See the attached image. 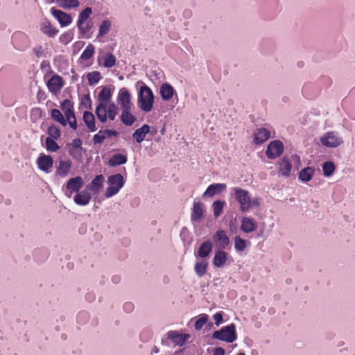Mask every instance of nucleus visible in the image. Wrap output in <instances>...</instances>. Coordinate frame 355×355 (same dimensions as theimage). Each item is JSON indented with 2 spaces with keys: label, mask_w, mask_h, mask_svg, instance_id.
Wrapping results in <instances>:
<instances>
[{
  "label": "nucleus",
  "mask_w": 355,
  "mask_h": 355,
  "mask_svg": "<svg viewBox=\"0 0 355 355\" xmlns=\"http://www.w3.org/2000/svg\"><path fill=\"white\" fill-rule=\"evenodd\" d=\"M95 113L102 123L106 122L108 119L114 121L118 114V107L114 102L98 103Z\"/></svg>",
  "instance_id": "1"
},
{
  "label": "nucleus",
  "mask_w": 355,
  "mask_h": 355,
  "mask_svg": "<svg viewBox=\"0 0 355 355\" xmlns=\"http://www.w3.org/2000/svg\"><path fill=\"white\" fill-rule=\"evenodd\" d=\"M137 103L139 107L145 112H150L154 105V94L151 89L143 85L138 92Z\"/></svg>",
  "instance_id": "2"
},
{
  "label": "nucleus",
  "mask_w": 355,
  "mask_h": 355,
  "mask_svg": "<svg viewBox=\"0 0 355 355\" xmlns=\"http://www.w3.org/2000/svg\"><path fill=\"white\" fill-rule=\"evenodd\" d=\"M108 187L106 189L105 196L110 198L119 193L123 187L125 180L122 175L115 174L110 175L107 179Z\"/></svg>",
  "instance_id": "3"
},
{
  "label": "nucleus",
  "mask_w": 355,
  "mask_h": 355,
  "mask_svg": "<svg viewBox=\"0 0 355 355\" xmlns=\"http://www.w3.org/2000/svg\"><path fill=\"white\" fill-rule=\"evenodd\" d=\"M231 195L236 199L239 204L240 210L245 212L250 209V194L245 189L239 187L231 189Z\"/></svg>",
  "instance_id": "4"
},
{
  "label": "nucleus",
  "mask_w": 355,
  "mask_h": 355,
  "mask_svg": "<svg viewBox=\"0 0 355 355\" xmlns=\"http://www.w3.org/2000/svg\"><path fill=\"white\" fill-rule=\"evenodd\" d=\"M60 109L70 128L73 130H76L77 121L72 102L69 99L64 100L60 104Z\"/></svg>",
  "instance_id": "5"
},
{
  "label": "nucleus",
  "mask_w": 355,
  "mask_h": 355,
  "mask_svg": "<svg viewBox=\"0 0 355 355\" xmlns=\"http://www.w3.org/2000/svg\"><path fill=\"white\" fill-rule=\"evenodd\" d=\"M213 338L227 343H233L236 339L235 325L232 323L223 327L219 331H216L213 334Z\"/></svg>",
  "instance_id": "6"
},
{
  "label": "nucleus",
  "mask_w": 355,
  "mask_h": 355,
  "mask_svg": "<svg viewBox=\"0 0 355 355\" xmlns=\"http://www.w3.org/2000/svg\"><path fill=\"white\" fill-rule=\"evenodd\" d=\"M84 185V181L82 177L76 176L70 178L67 182L62 189L64 192L65 196L70 198L73 193H77L80 191V189Z\"/></svg>",
  "instance_id": "7"
},
{
  "label": "nucleus",
  "mask_w": 355,
  "mask_h": 355,
  "mask_svg": "<svg viewBox=\"0 0 355 355\" xmlns=\"http://www.w3.org/2000/svg\"><path fill=\"white\" fill-rule=\"evenodd\" d=\"M320 141L322 146L327 148H336L343 143L342 137L335 132H328L324 134L320 138Z\"/></svg>",
  "instance_id": "8"
},
{
  "label": "nucleus",
  "mask_w": 355,
  "mask_h": 355,
  "mask_svg": "<svg viewBox=\"0 0 355 355\" xmlns=\"http://www.w3.org/2000/svg\"><path fill=\"white\" fill-rule=\"evenodd\" d=\"M36 164L40 171L50 173L53 166V159L51 155L40 153L36 159Z\"/></svg>",
  "instance_id": "9"
},
{
  "label": "nucleus",
  "mask_w": 355,
  "mask_h": 355,
  "mask_svg": "<svg viewBox=\"0 0 355 355\" xmlns=\"http://www.w3.org/2000/svg\"><path fill=\"white\" fill-rule=\"evenodd\" d=\"M116 101L120 106L121 110L124 109H132L133 103L131 101V95L126 87H122L119 89Z\"/></svg>",
  "instance_id": "10"
},
{
  "label": "nucleus",
  "mask_w": 355,
  "mask_h": 355,
  "mask_svg": "<svg viewBox=\"0 0 355 355\" xmlns=\"http://www.w3.org/2000/svg\"><path fill=\"white\" fill-rule=\"evenodd\" d=\"M116 60V57L112 53H105L103 49L98 50V55L97 56L98 65L105 68H111L115 65Z\"/></svg>",
  "instance_id": "11"
},
{
  "label": "nucleus",
  "mask_w": 355,
  "mask_h": 355,
  "mask_svg": "<svg viewBox=\"0 0 355 355\" xmlns=\"http://www.w3.org/2000/svg\"><path fill=\"white\" fill-rule=\"evenodd\" d=\"M84 153L85 150L82 147V141L80 139H75L69 144V153L76 160H81Z\"/></svg>",
  "instance_id": "12"
},
{
  "label": "nucleus",
  "mask_w": 355,
  "mask_h": 355,
  "mask_svg": "<svg viewBox=\"0 0 355 355\" xmlns=\"http://www.w3.org/2000/svg\"><path fill=\"white\" fill-rule=\"evenodd\" d=\"M284 150V145L279 140H274L269 143L266 154L270 159H275L279 157Z\"/></svg>",
  "instance_id": "13"
},
{
  "label": "nucleus",
  "mask_w": 355,
  "mask_h": 355,
  "mask_svg": "<svg viewBox=\"0 0 355 355\" xmlns=\"http://www.w3.org/2000/svg\"><path fill=\"white\" fill-rule=\"evenodd\" d=\"M159 94L163 101H169L173 97L178 101V94L174 87L169 83H165L160 86Z\"/></svg>",
  "instance_id": "14"
},
{
  "label": "nucleus",
  "mask_w": 355,
  "mask_h": 355,
  "mask_svg": "<svg viewBox=\"0 0 355 355\" xmlns=\"http://www.w3.org/2000/svg\"><path fill=\"white\" fill-rule=\"evenodd\" d=\"M46 86L50 92L57 94L64 86L63 79L60 76L55 74L47 81Z\"/></svg>",
  "instance_id": "15"
},
{
  "label": "nucleus",
  "mask_w": 355,
  "mask_h": 355,
  "mask_svg": "<svg viewBox=\"0 0 355 355\" xmlns=\"http://www.w3.org/2000/svg\"><path fill=\"white\" fill-rule=\"evenodd\" d=\"M112 27V22L109 19H105L101 21L98 25L96 41L103 42V37L110 32Z\"/></svg>",
  "instance_id": "16"
},
{
  "label": "nucleus",
  "mask_w": 355,
  "mask_h": 355,
  "mask_svg": "<svg viewBox=\"0 0 355 355\" xmlns=\"http://www.w3.org/2000/svg\"><path fill=\"white\" fill-rule=\"evenodd\" d=\"M213 241L221 250L226 249L230 245V239L224 230H218L213 235Z\"/></svg>",
  "instance_id": "17"
},
{
  "label": "nucleus",
  "mask_w": 355,
  "mask_h": 355,
  "mask_svg": "<svg viewBox=\"0 0 355 355\" xmlns=\"http://www.w3.org/2000/svg\"><path fill=\"white\" fill-rule=\"evenodd\" d=\"M166 336L167 338L171 340L175 345L178 346L184 345L190 338L189 334H181L177 331H169Z\"/></svg>",
  "instance_id": "18"
},
{
  "label": "nucleus",
  "mask_w": 355,
  "mask_h": 355,
  "mask_svg": "<svg viewBox=\"0 0 355 355\" xmlns=\"http://www.w3.org/2000/svg\"><path fill=\"white\" fill-rule=\"evenodd\" d=\"M51 12L62 27L69 25L72 21L71 15L60 10L52 8L51 9Z\"/></svg>",
  "instance_id": "19"
},
{
  "label": "nucleus",
  "mask_w": 355,
  "mask_h": 355,
  "mask_svg": "<svg viewBox=\"0 0 355 355\" xmlns=\"http://www.w3.org/2000/svg\"><path fill=\"white\" fill-rule=\"evenodd\" d=\"M94 46L92 44H89L79 58L80 64L86 67L90 66L92 63L89 60L94 56Z\"/></svg>",
  "instance_id": "20"
},
{
  "label": "nucleus",
  "mask_w": 355,
  "mask_h": 355,
  "mask_svg": "<svg viewBox=\"0 0 355 355\" xmlns=\"http://www.w3.org/2000/svg\"><path fill=\"white\" fill-rule=\"evenodd\" d=\"M104 181L103 175H98L92 180L90 184L87 185L86 189L91 191L94 195H97L102 189Z\"/></svg>",
  "instance_id": "21"
},
{
  "label": "nucleus",
  "mask_w": 355,
  "mask_h": 355,
  "mask_svg": "<svg viewBox=\"0 0 355 355\" xmlns=\"http://www.w3.org/2000/svg\"><path fill=\"white\" fill-rule=\"evenodd\" d=\"M92 199V196L87 189L80 191L73 196L74 202L79 206L87 205Z\"/></svg>",
  "instance_id": "22"
},
{
  "label": "nucleus",
  "mask_w": 355,
  "mask_h": 355,
  "mask_svg": "<svg viewBox=\"0 0 355 355\" xmlns=\"http://www.w3.org/2000/svg\"><path fill=\"white\" fill-rule=\"evenodd\" d=\"M72 163L69 159H61L59 161L56 168V175L60 178H66L71 169Z\"/></svg>",
  "instance_id": "23"
},
{
  "label": "nucleus",
  "mask_w": 355,
  "mask_h": 355,
  "mask_svg": "<svg viewBox=\"0 0 355 355\" xmlns=\"http://www.w3.org/2000/svg\"><path fill=\"white\" fill-rule=\"evenodd\" d=\"M227 188L225 184L216 183L209 185L203 193L204 197L211 198L214 195L220 194Z\"/></svg>",
  "instance_id": "24"
},
{
  "label": "nucleus",
  "mask_w": 355,
  "mask_h": 355,
  "mask_svg": "<svg viewBox=\"0 0 355 355\" xmlns=\"http://www.w3.org/2000/svg\"><path fill=\"white\" fill-rule=\"evenodd\" d=\"M228 254L223 250L219 249L215 252L213 264L217 268H223L227 261Z\"/></svg>",
  "instance_id": "25"
},
{
  "label": "nucleus",
  "mask_w": 355,
  "mask_h": 355,
  "mask_svg": "<svg viewBox=\"0 0 355 355\" xmlns=\"http://www.w3.org/2000/svg\"><path fill=\"white\" fill-rule=\"evenodd\" d=\"M150 132V127L147 124L143 125L141 128L137 129L132 134V138L137 144L141 143L147 134Z\"/></svg>",
  "instance_id": "26"
},
{
  "label": "nucleus",
  "mask_w": 355,
  "mask_h": 355,
  "mask_svg": "<svg viewBox=\"0 0 355 355\" xmlns=\"http://www.w3.org/2000/svg\"><path fill=\"white\" fill-rule=\"evenodd\" d=\"M257 228L256 221L249 217H243L241 220V229L245 233H250L255 231Z\"/></svg>",
  "instance_id": "27"
},
{
  "label": "nucleus",
  "mask_w": 355,
  "mask_h": 355,
  "mask_svg": "<svg viewBox=\"0 0 355 355\" xmlns=\"http://www.w3.org/2000/svg\"><path fill=\"white\" fill-rule=\"evenodd\" d=\"M292 165L286 157H283L279 163L278 173L284 177H288L291 175Z\"/></svg>",
  "instance_id": "28"
},
{
  "label": "nucleus",
  "mask_w": 355,
  "mask_h": 355,
  "mask_svg": "<svg viewBox=\"0 0 355 355\" xmlns=\"http://www.w3.org/2000/svg\"><path fill=\"white\" fill-rule=\"evenodd\" d=\"M132 109L121 110L120 119L121 122L127 126L132 125L137 120L136 117L131 112Z\"/></svg>",
  "instance_id": "29"
},
{
  "label": "nucleus",
  "mask_w": 355,
  "mask_h": 355,
  "mask_svg": "<svg viewBox=\"0 0 355 355\" xmlns=\"http://www.w3.org/2000/svg\"><path fill=\"white\" fill-rule=\"evenodd\" d=\"M270 137V132L266 128H258L254 132V141L257 144H262Z\"/></svg>",
  "instance_id": "30"
},
{
  "label": "nucleus",
  "mask_w": 355,
  "mask_h": 355,
  "mask_svg": "<svg viewBox=\"0 0 355 355\" xmlns=\"http://www.w3.org/2000/svg\"><path fill=\"white\" fill-rule=\"evenodd\" d=\"M202 204L200 202H194L192 208L191 220L198 221L203 216Z\"/></svg>",
  "instance_id": "31"
},
{
  "label": "nucleus",
  "mask_w": 355,
  "mask_h": 355,
  "mask_svg": "<svg viewBox=\"0 0 355 355\" xmlns=\"http://www.w3.org/2000/svg\"><path fill=\"white\" fill-rule=\"evenodd\" d=\"M112 90L107 87H103L98 95V103H107L112 101Z\"/></svg>",
  "instance_id": "32"
},
{
  "label": "nucleus",
  "mask_w": 355,
  "mask_h": 355,
  "mask_svg": "<svg viewBox=\"0 0 355 355\" xmlns=\"http://www.w3.org/2000/svg\"><path fill=\"white\" fill-rule=\"evenodd\" d=\"M83 121L89 131L94 132L97 130L95 123V118L92 112L88 111L85 112L83 114Z\"/></svg>",
  "instance_id": "33"
},
{
  "label": "nucleus",
  "mask_w": 355,
  "mask_h": 355,
  "mask_svg": "<svg viewBox=\"0 0 355 355\" xmlns=\"http://www.w3.org/2000/svg\"><path fill=\"white\" fill-rule=\"evenodd\" d=\"M212 250V244L209 240L201 243L197 256L200 258H205L209 255Z\"/></svg>",
  "instance_id": "34"
},
{
  "label": "nucleus",
  "mask_w": 355,
  "mask_h": 355,
  "mask_svg": "<svg viewBox=\"0 0 355 355\" xmlns=\"http://www.w3.org/2000/svg\"><path fill=\"white\" fill-rule=\"evenodd\" d=\"M40 31L50 37H55L58 30L53 27L49 21H44L40 25Z\"/></svg>",
  "instance_id": "35"
},
{
  "label": "nucleus",
  "mask_w": 355,
  "mask_h": 355,
  "mask_svg": "<svg viewBox=\"0 0 355 355\" xmlns=\"http://www.w3.org/2000/svg\"><path fill=\"white\" fill-rule=\"evenodd\" d=\"M314 174V169L312 167H306L301 170L299 173V180L302 182L310 181Z\"/></svg>",
  "instance_id": "36"
},
{
  "label": "nucleus",
  "mask_w": 355,
  "mask_h": 355,
  "mask_svg": "<svg viewBox=\"0 0 355 355\" xmlns=\"http://www.w3.org/2000/svg\"><path fill=\"white\" fill-rule=\"evenodd\" d=\"M208 267V261L206 260L196 261L194 267L196 275L201 277L204 276L207 272Z\"/></svg>",
  "instance_id": "37"
},
{
  "label": "nucleus",
  "mask_w": 355,
  "mask_h": 355,
  "mask_svg": "<svg viewBox=\"0 0 355 355\" xmlns=\"http://www.w3.org/2000/svg\"><path fill=\"white\" fill-rule=\"evenodd\" d=\"M50 115L53 121L59 123L62 126L67 125V120L64 117V115L60 110L58 109H53L51 111Z\"/></svg>",
  "instance_id": "38"
},
{
  "label": "nucleus",
  "mask_w": 355,
  "mask_h": 355,
  "mask_svg": "<svg viewBox=\"0 0 355 355\" xmlns=\"http://www.w3.org/2000/svg\"><path fill=\"white\" fill-rule=\"evenodd\" d=\"M126 162L127 157L125 155L122 154H115L109 159L108 164L110 166H116L125 164Z\"/></svg>",
  "instance_id": "39"
},
{
  "label": "nucleus",
  "mask_w": 355,
  "mask_h": 355,
  "mask_svg": "<svg viewBox=\"0 0 355 355\" xmlns=\"http://www.w3.org/2000/svg\"><path fill=\"white\" fill-rule=\"evenodd\" d=\"M92 14V9L90 7H87L83 10H82L79 15L77 19L76 25L82 24L83 23H85L87 21V19L89 18L90 15Z\"/></svg>",
  "instance_id": "40"
},
{
  "label": "nucleus",
  "mask_w": 355,
  "mask_h": 355,
  "mask_svg": "<svg viewBox=\"0 0 355 355\" xmlns=\"http://www.w3.org/2000/svg\"><path fill=\"white\" fill-rule=\"evenodd\" d=\"M78 29L79 33L81 34L83 37H89V33L90 32L93 24L90 21H87L85 23H83L80 25H76Z\"/></svg>",
  "instance_id": "41"
},
{
  "label": "nucleus",
  "mask_w": 355,
  "mask_h": 355,
  "mask_svg": "<svg viewBox=\"0 0 355 355\" xmlns=\"http://www.w3.org/2000/svg\"><path fill=\"white\" fill-rule=\"evenodd\" d=\"M102 78L101 73L97 71H94L87 74V79L89 85H96Z\"/></svg>",
  "instance_id": "42"
},
{
  "label": "nucleus",
  "mask_w": 355,
  "mask_h": 355,
  "mask_svg": "<svg viewBox=\"0 0 355 355\" xmlns=\"http://www.w3.org/2000/svg\"><path fill=\"white\" fill-rule=\"evenodd\" d=\"M58 4L64 9L77 8L80 5L78 0H58Z\"/></svg>",
  "instance_id": "43"
},
{
  "label": "nucleus",
  "mask_w": 355,
  "mask_h": 355,
  "mask_svg": "<svg viewBox=\"0 0 355 355\" xmlns=\"http://www.w3.org/2000/svg\"><path fill=\"white\" fill-rule=\"evenodd\" d=\"M225 205V202L221 200H218L213 202L212 207L214 211V216L215 218H218L221 215Z\"/></svg>",
  "instance_id": "44"
},
{
  "label": "nucleus",
  "mask_w": 355,
  "mask_h": 355,
  "mask_svg": "<svg viewBox=\"0 0 355 355\" xmlns=\"http://www.w3.org/2000/svg\"><path fill=\"white\" fill-rule=\"evenodd\" d=\"M322 172L325 177H330L335 171V164L332 162H326L322 164Z\"/></svg>",
  "instance_id": "45"
},
{
  "label": "nucleus",
  "mask_w": 355,
  "mask_h": 355,
  "mask_svg": "<svg viewBox=\"0 0 355 355\" xmlns=\"http://www.w3.org/2000/svg\"><path fill=\"white\" fill-rule=\"evenodd\" d=\"M54 140L50 137H46L45 139V147L49 152L55 153L60 149L59 145Z\"/></svg>",
  "instance_id": "46"
},
{
  "label": "nucleus",
  "mask_w": 355,
  "mask_h": 355,
  "mask_svg": "<svg viewBox=\"0 0 355 355\" xmlns=\"http://www.w3.org/2000/svg\"><path fill=\"white\" fill-rule=\"evenodd\" d=\"M234 248L237 252H243L246 248V241L239 236L234 239Z\"/></svg>",
  "instance_id": "47"
},
{
  "label": "nucleus",
  "mask_w": 355,
  "mask_h": 355,
  "mask_svg": "<svg viewBox=\"0 0 355 355\" xmlns=\"http://www.w3.org/2000/svg\"><path fill=\"white\" fill-rule=\"evenodd\" d=\"M48 137L58 139L61 136V131L58 127L55 125H51L47 129Z\"/></svg>",
  "instance_id": "48"
},
{
  "label": "nucleus",
  "mask_w": 355,
  "mask_h": 355,
  "mask_svg": "<svg viewBox=\"0 0 355 355\" xmlns=\"http://www.w3.org/2000/svg\"><path fill=\"white\" fill-rule=\"evenodd\" d=\"M209 316L207 314H200L195 323V329L200 330L208 321Z\"/></svg>",
  "instance_id": "49"
},
{
  "label": "nucleus",
  "mask_w": 355,
  "mask_h": 355,
  "mask_svg": "<svg viewBox=\"0 0 355 355\" xmlns=\"http://www.w3.org/2000/svg\"><path fill=\"white\" fill-rule=\"evenodd\" d=\"M104 133V130H101L94 135L92 140L94 145L101 144L106 139Z\"/></svg>",
  "instance_id": "50"
},
{
  "label": "nucleus",
  "mask_w": 355,
  "mask_h": 355,
  "mask_svg": "<svg viewBox=\"0 0 355 355\" xmlns=\"http://www.w3.org/2000/svg\"><path fill=\"white\" fill-rule=\"evenodd\" d=\"M73 37V33L72 31H67V32L64 33V34H62V35H60V41L62 43L67 44L72 40Z\"/></svg>",
  "instance_id": "51"
},
{
  "label": "nucleus",
  "mask_w": 355,
  "mask_h": 355,
  "mask_svg": "<svg viewBox=\"0 0 355 355\" xmlns=\"http://www.w3.org/2000/svg\"><path fill=\"white\" fill-rule=\"evenodd\" d=\"M215 324L219 326L223 322V313L218 312L213 315Z\"/></svg>",
  "instance_id": "52"
},
{
  "label": "nucleus",
  "mask_w": 355,
  "mask_h": 355,
  "mask_svg": "<svg viewBox=\"0 0 355 355\" xmlns=\"http://www.w3.org/2000/svg\"><path fill=\"white\" fill-rule=\"evenodd\" d=\"M14 38L15 40H21L24 41L25 44H29L28 37L24 33H15L14 35Z\"/></svg>",
  "instance_id": "53"
},
{
  "label": "nucleus",
  "mask_w": 355,
  "mask_h": 355,
  "mask_svg": "<svg viewBox=\"0 0 355 355\" xmlns=\"http://www.w3.org/2000/svg\"><path fill=\"white\" fill-rule=\"evenodd\" d=\"M33 51L34 54L37 58H40V57L43 56V55H44V51H43L42 46L40 45H37V46H35L33 48Z\"/></svg>",
  "instance_id": "54"
},
{
  "label": "nucleus",
  "mask_w": 355,
  "mask_h": 355,
  "mask_svg": "<svg viewBox=\"0 0 355 355\" xmlns=\"http://www.w3.org/2000/svg\"><path fill=\"white\" fill-rule=\"evenodd\" d=\"M32 117L41 118L42 116V110L39 107L33 108L31 111Z\"/></svg>",
  "instance_id": "55"
},
{
  "label": "nucleus",
  "mask_w": 355,
  "mask_h": 355,
  "mask_svg": "<svg viewBox=\"0 0 355 355\" xmlns=\"http://www.w3.org/2000/svg\"><path fill=\"white\" fill-rule=\"evenodd\" d=\"M103 130L106 137H116L119 135L118 132L114 130L105 129Z\"/></svg>",
  "instance_id": "56"
},
{
  "label": "nucleus",
  "mask_w": 355,
  "mask_h": 355,
  "mask_svg": "<svg viewBox=\"0 0 355 355\" xmlns=\"http://www.w3.org/2000/svg\"><path fill=\"white\" fill-rule=\"evenodd\" d=\"M259 205V198H250V209L253 207H258Z\"/></svg>",
  "instance_id": "57"
},
{
  "label": "nucleus",
  "mask_w": 355,
  "mask_h": 355,
  "mask_svg": "<svg viewBox=\"0 0 355 355\" xmlns=\"http://www.w3.org/2000/svg\"><path fill=\"white\" fill-rule=\"evenodd\" d=\"M225 350L222 347H217L214 351V355H224Z\"/></svg>",
  "instance_id": "58"
},
{
  "label": "nucleus",
  "mask_w": 355,
  "mask_h": 355,
  "mask_svg": "<svg viewBox=\"0 0 355 355\" xmlns=\"http://www.w3.org/2000/svg\"><path fill=\"white\" fill-rule=\"evenodd\" d=\"M123 308L126 311L130 312L133 309V304L132 303H126L124 304Z\"/></svg>",
  "instance_id": "59"
},
{
  "label": "nucleus",
  "mask_w": 355,
  "mask_h": 355,
  "mask_svg": "<svg viewBox=\"0 0 355 355\" xmlns=\"http://www.w3.org/2000/svg\"><path fill=\"white\" fill-rule=\"evenodd\" d=\"M159 349L156 346H155L152 349V353L157 354V353H159Z\"/></svg>",
  "instance_id": "60"
},
{
  "label": "nucleus",
  "mask_w": 355,
  "mask_h": 355,
  "mask_svg": "<svg viewBox=\"0 0 355 355\" xmlns=\"http://www.w3.org/2000/svg\"><path fill=\"white\" fill-rule=\"evenodd\" d=\"M84 44V42H78L75 44L76 46H78V47H80L81 46H83Z\"/></svg>",
  "instance_id": "61"
},
{
  "label": "nucleus",
  "mask_w": 355,
  "mask_h": 355,
  "mask_svg": "<svg viewBox=\"0 0 355 355\" xmlns=\"http://www.w3.org/2000/svg\"><path fill=\"white\" fill-rule=\"evenodd\" d=\"M83 315H84V316L87 317V314H86V313H79V315H78V318H80L81 316H83Z\"/></svg>",
  "instance_id": "62"
},
{
  "label": "nucleus",
  "mask_w": 355,
  "mask_h": 355,
  "mask_svg": "<svg viewBox=\"0 0 355 355\" xmlns=\"http://www.w3.org/2000/svg\"><path fill=\"white\" fill-rule=\"evenodd\" d=\"M237 355H245V354H244V353H243V352H240V353H239Z\"/></svg>",
  "instance_id": "63"
},
{
  "label": "nucleus",
  "mask_w": 355,
  "mask_h": 355,
  "mask_svg": "<svg viewBox=\"0 0 355 355\" xmlns=\"http://www.w3.org/2000/svg\"><path fill=\"white\" fill-rule=\"evenodd\" d=\"M52 2L55 1V0H51Z\"/></svg>",
  "instance_id": "64"
}]
</instances>
